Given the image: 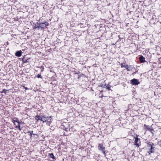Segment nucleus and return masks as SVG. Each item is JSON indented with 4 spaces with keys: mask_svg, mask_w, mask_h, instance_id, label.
<instances>
[{
    "mask_svg": "<svg viewBox=\"0 0 161 161\" xmlns=\"http://www.w3.org/2000/svg\"><path fill=\"white\" fill-rule=\"evenodd\" d=\"M52 118V116L46 117L45 115H43L42 116V121L43 123L46 122L47 125H50L53 120Z\"/></svg>",
    "mask_w": 161,
    "mask_h": 161,
    "instance_id": "f257e3e1",
    "label": "nucleus"
},
{
    "mask_svg": "<svg viewBox=\"0 0 161 161\" xmlns=\"http://www.w3.org/2000/svg\"><path fill=\"white\" fill-rule=\"evenodd\" d=\"M37 25L35 26V29L38 28H41L42 29H44L47 26H48L49 25V23L46 21L44 22L43 23H39L37 22Z\"/></svg>",
    "mask_w": 161,
    "mask_h": 161,
    "instance_id": "f03ea898",
    "label": "nucleus"
},
{
    "mask_svg": "<svg viewBox=\"0 0 161 161\" xmlns=\"http://www.w3.org/2000/svg\"><path fill=\"white\" fill-rule=\"evenodd\" d=\"M138 135H136V136L134 137V139H135L134 145L138 147L141 145V143L140 140L138 137Z\"/></svg>",
    "mask_w": 161,
    "mask_h": 161,
    "instance_id": "7ed1b4c3",
    "label": "nucleus"
},
{
    "mask_svg": "<svg viewBox=\"0 0 161 161\" xmlns=\"http://www.w3.org/2000/svg\"><path fill=\"white\" fill-rule=\"evenodd\" d=\"M98 149L101 151L103 153V154L105 155H106V151H105V147L103 146V143H100L98 144Z\"/></svg>",
    "mask_w": 161,
    "mask_h": 161,
    "instance_id": "20e7f679",
    "label": "nucleus"
},
{
    "mask_svg": "<svg viewBox=\"0 0 161 161\" xmlns=\"http://www.w3.org/2000/svg\"><path fill=\"white\" fill-rule=\"evenodd\" d=\"M69 123L64 122L62 123L61 126V128L64 130L67 131L69 128Z\"/></svg>",
    "mask_w": 161,
    "mask_h": 161,
    "instance_id": "39448f33",
    "label": "nucleus"
},
{
    "mask_svg": "<svg viewBox=\"0 0 161 161\" xmlns=\"http://www.w3.org/2000/svg\"><path fill=\"white\" fill-rule=\"evenodd\" d=\"M130 83L133 85H138L140 84L138 80L136 79H133L131 80Z\"/></svg>",
    "mask_w": 161,
    "mask_h": 161,
    "instance_id": "423d86ee",
    "label": "nucleus"
},
{
    "mask_svg": "<svg viewBox=\"0 0 161 161\" xmlns=\"http://www.w3.org/2000/svg\"><path fill=\"white\" fill-rule=\"evenodd\" d=\"M144 126L147 130H149L152 133H153V131H154V129L152 127V126L149 127L148 125L144 124Z\"/></svg>",
    "mask_w": 161,
    "mask_h": 161,
    "instance_id": "0eeeda50",
    "label": "nucleus"
},
{
    "mask_svg": "<svg viewBox=\"0 0 161 161\" xmlns=\"http://www.w3.org/2000/svg\"><path fill=\"white\" fill-rule=\"evenodd\" d=\"M139 58V61L141 63H143L146 62L145 60V58L142 55H141Z\"/></svg>",
    "mask_w": 161,
    "mask_h": 161,
    "instance_id": "6e6552de",
    "label": "nucleus"
},
{
    "mask_svg": "<svg viewBox=\"0 0 161 161\" xmlns=\"http://www.w3.org/2000/svg\"><path fill=\"white\" fill-rule=\"evenodd\" d=\"M43 116H40L37 115L35 117V119L37 121L39 120L42 121Z\"/></svg>",
    "mask_w": 161,
    "mask_h": 161,
    "instance_id": "1a4fd4ad",
    "label": "nucleus"
},
{
    "mask_svg": "<svg viewBox=\"0 0 161 161\" xmlns=\"http://www.w3.org/2000/svg\"><path fill=\"white\" fill-rule=\"evenodd\" d=\"M30 58H25V57H23V58H22V62L23 63H29L30 61L29 60H30Z\"/></svg>",
    "mask_w": 161,
    "mask_h": 161,
    "instance_id": "9d476101",
    "label": "nucleus"
},
{
    "mask_svg": "<svg viewBox=\"0 0 161 161\" xmlns=\"http://www.w3.org/2000/svg\"><path fill=\"white\" fill-rule=\"evenodd\" d=\"M155 147L153 146H151L149 149L148 152L149 154H150L151 153H154L155 152Z\"/></svg>",
    "mask_w": 161,
    "mask_h": 161,
    "instance_id": "9b49d317",
    "label": "nucleus"
},
{
    "mask_svg": "<svg viewBox=\"0 0 161 161\" xmlns=\"http://www.w3.org/2000/svg\"><path fill=\"white\" fill-rule=\"evenodd\" d=\"M22 52L21 51H17L15 53V55L18 57H19L21 55Z\"/></svg>",
    "mask_w": 161,
    "mask_h": 161,
    "instance_id": "f8f14e48",
    "label": "nucleus"
},
{
    "mask_svg": "<svg viewBox=\"0 0 161 161\" xmlns=\"http://www.w3.org/2000/svg\"><path fill=\"white\" fill-rule=\"evenodd\" d=\"M19 120L18 118L16 117H14L13 119H12V122L14 123V124H15V122H18V120Z\"/></svg>",
    "mask_w": 161,
    "mask_h": 161,
    "instance_id": "ddd939ff",
    "label": "nucleus"
},
{
    "mask_svg": "<svg viewBox=\"0 0 161 161\" xmlns=\"http://www.w3.org/2000/svg\"><path fill=\"white\" fill-rule=\"evenodd\" d=\"M146 143L147 144V147H151V146H153L154 145V144L152 142H148Z\"/></svg>",
    "mask_w": 161,
    "mask_h": 161,
    "instance_id": "4468645a",
    "label": "nucleus"
},
{
    "mask_svg": "<svg viewBox=\"0 0 161 161\" xmlns=\"http://www.w3.org/2000/svg\"><path fill=\"white\" fill-rule=\"evenodd\" d=\"M48 156L50 158H52L53 160H56V157L54 156L53 153H49Z\"/></svg>",
    "mask_w": 161,
    "mask_h": 161,
    "instance_id": "2eb2a0df",
    "label": "nucleus"
},
{
    "mask_svg": "<svg viewBox=\"0 0 161 161\" xmlns=\"http://www.w3.org/2000/svg\"><path fill=\"white\" fill-rule=\"evenodd\" d=\"M128 65L126 64L125 63H122L121 64V67L122 68H125L128 67Z\"/></svg>",
    "mask_w": 161,
    "mask_h": 161,
    "instance_id": "dca6fc26",
    "label": "nucleus"
},
{
    "mask_svg": "<svg viewBox=\"0 0 161 161\" xmlns=\"http://www.w3.org/2000/svg\"><path fill=\"white\" fill-rule=\"evenodd\" d=\"M37 67L38 68H40V69H41V72H43V71H44V66H43L42 65L40 67Z\"/></svg>",
    "mask_w": 161,
    "mask_h": 161,
    "instance_id": "f3484780",
    "label": "nucleus"
},
{
    "mask_svg": "<svg viewBox=\"0 0 161 161\" xmlns=\"http://www.w3.org/2000/svg\"><path fill=\"white\" fill-rule=\"evenodd\" d=\"M33 131H28L27 132V133H30V136L31 138L32 137V135H33Z\"/></svg>",
    "mask_w": 161,
    "mask_h": 161,
    "instance_id": "a211bd4d",
    "label": "nucleus"
},
{
    "mask_svg": "<svg viewBox=\"0 0 161 161\" xmlns=\"http://www.w3.org/2000/svg\"><path fill=\"white\" fill-rule=\"evenodd\" d=\"M132 68L135 70V71L132 74V75H134L138 72V71L134 67H133Z\"/></svg>",
    "mask_w": 161,
    "mask_h": 161,
    "instance_id": "6ab92c4d",
    "label": "nucleus"
},
{
    "mask_svg": "<svg viewBox=\"0 0 161 161\" xmlns=\"http://www.w3.org/2000/svg\"><path fill=\"white\" fill-rule=\"evenodd\" d=\"M41 73L42 72H41L40 73V74H38L37 76H36V77L38 78H41L42 79V75H41Z\"/></svg>",
    "mask_w": 161,
    "mask_h": 161,
    "instance_id": "aec40b11",
    "label": "nucleus"
},
{
    "mask_svg": "<svg viewBox=\"0 0 161 161\" xmlns=\"http://www.w3.org/2000/svg\"><path fill=\"white\" fill-rule=\"evenodd\" d=\"M15 127L18 128V129L20 130H21V128L20 127V125L19 124L18 125H16Z\"/></svg>",
    "mask_w": 161,
    "mask_h": 161,
    "instance_id": "412c9836",
    "label": "nucleus"
},
{
    "mask_svg": "<svg viewBox=\"0 0 161 161\" xmlns=\"http://www.w3.org/2000/svg\"><path fill=\"white\" fill-rule=\"evenodd\" d=\"M8 91V90H6L5 89H3L2 90V91L1 92V93H4L6 94V93L7 91Z\"/></svg>",
    "mask_w": 161,
    "mask_h": 161,
    "instance_id": "4be33fe9",
    "label": "nucleus"
},
{
    "mask_svg": "<svg viewBox=\"0 0 161 161\" xmlns=\"http://www.w3.org/2000/svg\"><path fill=\"white\" fill-rule=\"evenodd\" d=\"M110 87H111V86L109 85H107L106 86V88L108 89V90H110Z\"/></svg>",
    "mask_w": 161,
    "mask_h": 161,
    "instance_id": "5701e85b",
    "label": "nucleus"
},
{
    "mask_svg": "<svg viewBox=\"0 0 161 161\" xmlns=\"http://www.w3.org/2000/svg\"><path fill=\"white\" fill-rule=\"evenodd\" d=\"M130 67V66H128V67H127L126 69L127 70V71H130V69H129V68Z\"/></svg>",
    "mask_w": 161,
    "mask_h": 161,
    "instance_id": "b1692460",
    "label": "nucleus"
},
{
    "mask_svg": "<svg viewBox=\"0 0 161 161\" xmlns=\"http://www.w3.org/2000/svg\"><path fill=\"white\" fill-rule=\"evenodd\" d=\"M118 37H119V39L120 41H121V39H122V38H121L120 37V35H119V36H118Z\"/></svg>",
    "mask_w": 161,
    "mask_h": 161,
    "instance_id": "393cba45",
    "label": "nucleus"
},
{
    "mask_svg": "<svg viewBox=\"0 0 161 161\" xmlns=\"http://www.w3.org/2000/svg\"><path fill=\"white\" fill-rule=\"evenodd\" d=\"M18 123V125L19 124L20 125V124H21V122L19 121V120H18V122H17Z\"/></svg>",
    "mask_w": 161,
    "mask_h": 161,
    "instance_id": "a878e982",
    "label": "nucleus"
},
{
    "mask_svg": "<svg viewBox=\"0 0 161 161\" xmlns=\"http://www.w3.org/2000/svg\"><path fill=\"white\" fill-rule=\"evenodd\" d=\"M104 97V96H103V94H102V95H101V96H100V97H101V98H102V97Z\"/></svg>",
    "mask_w": 161,
    "mask_h": 161,
    "instance_id": "bb28decb",
    "label": "nucleus"
},
{
    "mask_svg": "<svg viewBox=\"0 0 161 161\" xmlns=\"http://www.w3.org/2000/svg\"><path fill=\"white\" fill-rule=\"evenodd\" d=\"M33 135H34V136L36 135V136H38L37 135V134H33Z\"/></svg>",
    "mask_w": 161,
    "mask_h": 161,
    "instance_id": "cd10ccee",
    "label": "nucleus"
},
{
    "mask_svg": "<svg viewBox=\"0 0 161 161\" xmlns=\"http://www.w3.org/2000/svg\"><path fill=\"white\" fill-rule=\"evenodd\" d=\"M25 88L26 89H27V87H26V88Z\"/></svg>",
    "mask_w": 161,
    "mask_h": 161,
    "instance_id": "c85d7f7f",
    "label": "nucleus"
},
{
    "mask_svg": "<svg viewBox=\"0 0 161 161\" xmlns=\"http://www.w3.org/2000/svg\"><path fill=\"white\" fill-rule=\"evenodd\" d=\"M24 133H25V134H26L27 133V132H24Z\"/></svg>",
    "mask_w": 161,
    "mask_h": 161,
    "instance_id": "c756f323",
    "label": "nucleus"
},
{
    "mask_svg": "<svg viewBox=\"0 0 161 161\" xmlns=\"http://www.w3.org/2000/svg\"><path fill=\"white\" fill-rule=\"evenodd\" d=\"M64 135H65V136H66L67 135H65L64 134Z\"/></svg>",
    "mask_w": 161,
    "mask_h": 161,
    "instance_id": "7c9ffc66",
    "label": "nucleus"
},
{
    "mask_svg": "<svg viewBox=\"0 0 161 161\" xmlns=\"http://www.w3.org/2000/svg\"><path fill=\"white\" fill-rule=\"evenodd\" d=\"M100 92H103V91H101Z\"/></svg>",
    "mask_w": 161,
    "mask_h": 161,
    "instance_id": "2f4dec72",
    "label": "nucleus"
},
{
    "mask_svg": "<svg viewBox=\"0 0 161 161\" xmlns=\"http://www.w3.org/2000/svg\"><path fill=\"white\" fill-rule=\"evenodd\" d=\"M160 24H161V22H160Z\"/></svg>",
    "mask_w": 161,
    "mask_h": 161,
    "instance_id": "473e14b6",
    "label": "nucleus"
}]
</instances>
